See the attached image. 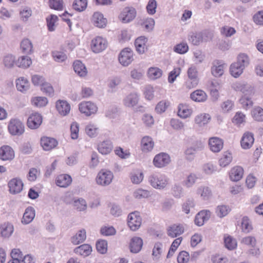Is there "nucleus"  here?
Listing matches in <instances>:
<instances>
[{"label": "nucleus", "instance_id": "obj_42", "mask_svg": "<svg viewBox=\"0 0 263 263\" xmlns=\"http://www.w3.org/2000/svg\"><path fill=\"white\" fill-rule=\"evenodd\" d=\"M46 23L48 30L52 32L55 30V23L58 21V17L54 14H50L46 17Z\"/></svg>", "mask_w": 263, "mask_h": 263}, {"label": "nucleus", "instance_id": "obj_36", "mask_svg": "<svg viewBox=\"0 0 263 263\" xmlns=\"http://www.w3.org/2000/svg\"><path fill=\"white\" fill-rule=\"evenodd\" d=\"M245 68L241 66L239 64L236 62L232 63L230 67V72L232 76L237 78L239 77L243 72Z\"/></svg>", "mask_w": 263, "mask_h": 263}, {"label": "nucleus", "instance_id": "obj_26", "mask_svg": "<svg viewBox=\"0 0 263 263\" xmlns=\"http://www.w3.org/2000/svg\"><path fill=\"white\" fill-rule=\"evenodd\" d=\"M113 145L110 140H106L98 145V150L102 155H107L112 150Z\"/></svg>", "mask_w": 263, "mask_h": 263}, {"label": "nucleus", "instance_id": "obj_47", "mask_svg": "<svg viewBox=\"0 0 263 263\" xmlns=\"http://www.w3.org/2000/svg\"><path fill=\"white\" fill-rule=\"evenodd\" d=\"M73 205L78 211L80 212L85 211L87 208L86 201L82 198L74 199Z\"/></svg>", "mask_w": 263, "mask_h": 263}, {"label": "nucleus", "instance_id": "obj_51", "mask_svg": "<svg viewBox=\"0 0 263 263\" xmlns=\"http://www.w3.org/2000/svg\"><path fill=\"white\" fill-rule=\"evenodd\" d=\"M252 116L254 120L263 121V108L259 106L255 107L252 111Z\"/></svg>", "mask_w": 263, "mask_h": 263}, {"label": "nucleus", "instance_id": "obj_21", "mask_svg": "<svg viewBox=\"0 0 263 263\" xmlns=\"http://www.w3.org/2000/svg\"><path fill=\"white\" fill-rule=\"evenodd\" d=\"M71 177L66 174L59 175L55 179L57 185L64 188L68 186L71 183Z\"/></svg>", "mask_w": 263, "mask_h": 263}, {"label": "nucleus", "instance_id": "obj_20", "mask_svg": "<svg viewBox=\"0 0 263 263\" xmlns=\"http://www.w3.org/2000/svg\"><path fill=\"white\" fill-rule=\"evenodd\" d=\"M91 21L96 27L100 28H104L107 23L106 18H104L103 14L99 12L93 13Z\"/></svg>", "mask_w": 263, "mask_h": 263}, {"label": "nucleus", "instance_id": "obj_6", "mask_svg": "<svg viewBox=\"0 0 263 263\" xmlns=\"http://www.w3.org/2000/svg\"><path fill=\"white\" fill-rule=\"evenodd\" d=\"M136 16V9L133 7H127L123 9L119 18L122 23H127L133 21Z\"/></svg>", "mask_w": 263, "mask_h": 263}, {"label": "nucleus", "instance_id": "obj_64", "mask_svg": "<svg viewBox=\"0 0 263 263\" xmlns=\"http://www.w3.org/2000/svg\"><path fill=\"white\" fill-rule=\"evenodd\" d=\"M100 233L105 236H112L116 234V230L112 226H104L101 228Z\"/></svg>", "mask_w": 263, "mask_h": 263}, {"label": "nucleus", "instance_id": "obj_2", "mask_svg": "<svg viewBox=\"0 0 263 263\" xmlns=\"http://www.w3.org/2000/svg\"><path fill=\"white\" fill-rule=\"evenodd\" d=\"M141 222L142 218L139 212L136 211L128 215L127 224L131 230L133 231L137 230L141 226Z\"/></svg>", "mask_w": 263, "mask_h": 263}, {"label": "nucleus", "instance_id": "obj_45", "mask_svg": "<svg viewBox=\"0 0 263 263\" xmlns=\"http://www.w3.org/2000/svg\"><path fill=\"white\" fill-rule=\"evenodd\" d=\"M162 71L158 67H151L147 71L148 78L152 80H156L161 77Z\"/></svg>", "mask_w": 263, "mask_h": 263}, {"label": "nucleus", "instance_id": "obj_23", "mask_svg": "<svg viewBox=\"0 0 263 263\" xmlns=\"http://www.w3.org/2000/svg\"><path fill=\"white\" fill-rule=\"evenodd\" d=\"M139 96L136 92H131L123 99L124 105L128 107L135 106L139 101Z\"/></svg>", "mask_w": 263, "mask_h": 263}, {"label": "nucleus", "instance_id": "obj_52", "mask_svg": "<svg viewBox=\"0 0 263 263\" xmlns=\"http://www.w3.org/2000/svg\"><path fill=\"white\" fill-rule=\"evenodd\" d=\"M232 160V154L228 152H226L219 160V165L222 167H226L231 163Z\"/></svg>", "mask_w": 263, "mask_h": 263}, {"label": "nucleus", "instance_id": "obj_59", "mask_svg": "<svg viewBox=\"0 0 263 263\" xmlns=\"http://www.w3.org/2000/svg\"><path fill=\"white\" fill-rule=\"evenodd\" d=\"M49 7L53 10L61 11L63 9V0H49Z\"/></svg>", "mask_w": 263, "mask_h": 263}, {"label": "nucleus", "instance_id": "obj_61", "mask_svg": "<svg viewBox=\"0 0 263 263\" xmlns=\"http://www.w3.org/2000/svg\"><path fill=\"white\" fill-rule=\"evenodd\" d=\"M237 63L239 64L241 66L245 68L249 64L248 56L245 53H240L237 57Z\"/></svg>", "mask_w": 263, "mask_h": 263}, {"label": "nucleus", "instance_id": "obj_48", "mask_svg": "<svg viewBox=\"0 0 263 263\" xmlns=\"http://www.w3.org/2000/svg\"><path fill=\"white\" fill-rule=\"evenodd\" d=\"M230 210L229 206L222 204L217 206L215 212L218 217L223 218L228 214Z\"/></svg>", "mask_w": 263, "mask_h": 263}, {"label": "nucleus", "instance_id": "obj_7", "mask_svg": "<svg viewBox=\"0 0 263 263\" xmlns=\"http://www.w3.org/2000/svg\"><path fill=\"white\" fill-rule=\"evenodd\" d=\"M43 121L42 115L37 112L31 114L28 118L27 124L28 127L32 129L38 128Z\"/></svg>", "mask_w": 263, "mask_h": 263}, {"label": "nucleus", "instance_id": "obj_54", "mask_svg": "<svg viewBox=\"0 0 263 263\" xmlns=\"http://www.w3.org/2000/svg\"><path fill=\"white\" fill-rule=\"evenodd\" d=\"M173 50L176 53L183 54L189 51V46L186 43L181 42L176 45L174 47Z\"/></svg>", "mask_w": 263, "mask_h": 263}, {"label": "nucleus", "instance_id": "obj_43", "mask_svg": "<svg viewBox=\"0 0 263 263\" xmlns=\"http://www.w3.org/2000/svg\"><path fill=\"white\" fill-rule=\"evenodd\" d=\"M211 120V117L209 114H203L197 116L195 119V121L199 126H202L206 124Z\"/></svg>", "mask_w": 263, "mask_h": 263}, {"label": "nucleus", "instance_id": "obj_5", "mask_svg": "<svg viewBox=\"0 0 263 263\" xmlns=\"http://www.w3.org/2000/svg\"><path fill=\"white\" fill-rule=\"evenodd\" d=\"M120 63L123 66H126L133 61V52L129 48H125L120 53L118 56Z\"/></svg>", "mask_w": 263, "mask_h": 263}, {"label": "nucleus", "instance_id": "obj_4", "mask_svg": "<svg viewBox=\"0 0 263 263\" xmlns=\"http://www.w3.org/2000/svg\"><path fill=\"white\" fill-rule=\"evenodd\" d=\"M112 173L108 170H101L98 174L96 181L98 184L107 185L109 184L113 179Z\"/></svg>", "mask_w": 263, "mask_h": 263}, {"label": "nucleus", "instance_id": "obj_44", "mask_svg": "<svg viewBox=\"0 0 263 263\" xmlns=\"http://www.w3.org/2000/svg\"><path fill=\"white\" fill-rule=\"evenodd\" d=\"M17 263H34V261L29 254L24 256L22 251L17 249Z\"/></svg>", "mask_w": 263, "mask_h": 263}, {"label": "nucleus", "instance_id": "obj_15", "mask_svg": "<svg viewBox=\"0 0 263 263\" xmlns=\"http://www.w3.org/2000/svg\"><path fill=\"white\" fill-rule=\"evenodd\" d=\"M207 37L205 32H192L189 35V41L194 45H199Z\"/></svg>", "mask_w": 263, "mask_h": 263}, {"label": "nucleus", "instance_id": "obj_33", "mask_svg": "<svg viewBox=\"0 0 263 263\" xmlns=\"http://www.w3.org/2000/svg\"><path fill=\"white\" fill-rule=\"evenodd\" d=\"M86 238V232L85 229H82L74 236L71 237V242L74 245H77L83 242Z\"/></svg>", "mask_w": 263, "mask_h": 263}, {"label": "nucleus", "instance_id": "obj_17", "mask_svg": "<svg viewBox=\"0 0 263 263\" xmlns=\"http://www.w3.org/2000/svg\"><path fill=\"white\" fill-rule=\"evenodd\" d=\"M254 142L253 134L251 132H246L242 136L240 144L242 148L245 149H249Z\"/></svg>", "mask_w": 263, "mask_h": 263}, {"label": "nucleus", "instance_id": "obj_12", "mask_svg": "<svg viewBox=\"0 0 263 263\" xmlns=\"http://www.w3.org/2000/svg\"><path fill=\"white\" fill-rule=\"evenodd\" d=\"M40 144L44 151H50L55 148L58 144V141L53 138L48 137H42Z\"/></svg>", "mask_w": 263, "mask_h": 263}, {"label": "nucleus", "instance_id": "obj_25", "mask_svg": "<svg viewBox=\"0 0 263 263\" xmlns=\"http://www.w3.org/2000/svg\"><path fill=\"white\" fill-rule=\"evenodd\" d=\"M143 244V240L140 237H133L129 245L130 252L134 253H138L141 250Z\"/></svg>", "mask_w": 263, "mask_h": 263}, {"label": "nucleus", "instance_id": "obj_37", "mask_svg": "<svg viewBox=\"0 0 263 263\" xmlns=\"http://www.w3.org/2000/svg\"><path fill=\"white\" fill-rule=\"evenodd\" d=\"M192 110L189 108L187 105L180 104L178 107V115L183 119L189 117L192 114Z\"/></svg>", "mask_w": 263, "mask_h": 263}, {"label": "nucleus", "instance_id": "obj_35", "mask_svg": "<svg viewBox=\"0 0 263 263\" xmlns=\"http://www.w3.org/2000/svg\"><path fill=\"white\" fill-rule=\"evenodd\" d=\"M14 230L13 226L9 223H4L0 225V234L3 237H9Z\"/></svg>", "mask_w": 263, "mask_h": 263}, {"label": "nucleus", "instance_id": "obj_13", "mask_svg": "<svg viewBox=\"0 0 263 263\" xmlns=\"http://www.w3.org/2000/svg\"><path fill=\"white\" fill-rule=\"evenodd\" d=\"M224 63L222 61L216 60L212 62L211 67L212 74L215 77H220L224 72Z\"/></svg>", "mask_w": 263, "mask_h": 263}, {"label": "nucleus", "instance_id": "obj_9", "mask_svg": "<svg viewBox=\"0 0 263 263\" xmlns=\"http://www.w3.org/2000/svg\"><path fill=\"white\" fill-rule=\"evenodd\" d=\"M90 46L93 52L99 53L105 49L107 47V42L103 37L97 36L91 40Z\"/></svg>", "mask_w": 263, "mask_h": 263}, {"label": "nucleus", "instance_id": "obj_18", "mask_svg": "<svg viewBox=\"0 0 263 263\" xmlns=\"http://www.w3.org/2000/svg\"><path fill=\"white\" fill-rule=\"evenodd\" d=\"M154 146V142L153 139L147 136L143 137L141 140V149L143 153L151 152Z\"/></svg>", "mask_w": 263, "mask_h": 263}, {"label": "nucleus", "instance_id": "obj_30", "mask_svg": "<svg viewBox=\"0 0 263 263\" xmlns=\"http://www.w3.org/2000/svg\"><path fill=\"white\" fill-rule=\"evenodd\" d=\"M73 252L77 254L86 257L89 256L92 252V247L88 244H83L76 247Z\"/></svg>", "mask_w": 263, "mask_h": 263}, {"label": "nucleus", "instance_id": "obj_55", "mask_svg": "<svg viewBox=\"0 0 263 263\" xmlns=\"http://www.w3.org/2000/svg\"><path fill=\"white\" fill-rule=\"evenodd\" d=\"M31 15L32 10L28 7H24L20 10V17L23 22H27Z\"/></svg>", "mask_w": 263, "mask_h": 263}, {"label": "nucleus", "instance_id": "obj_62", "mask_svg": "<svg viewBox=\"0 0 263 263\" xmlns=\"http://www.w3.org/2000/svg\"><path fill=\"white\" fill-rule=\"evenodd\" d=\"M79 132V125L76 122H73L70 125V135L72 139L76 140L78 138Z\"/></svg>", "mask_w": 263, "mask_h": 263}, {"label": "nucleus", "instance_id": "obj_8", "mask_svg": "<svg viewBox=\"0 0 263 263\" xmlns=\"http://www.w3.org/2000/svg\"><path fill=\"white\" fill-rule=\"evenodd\" d=\"M171 161L170 156L165 153H160L157 154L154 158L153 164L157 168L165 167Z\"/></svg>", "mask_w": 263, "mask_h": 263}, {"label": "nucleus", "instance_id": "obj_49", "mask_svg": "<svg viewBox=\"0 0 263 263\" xmlns=\"http://www.w3.org/2000/svg\"><path fill=\"white\" fill-rule=\"evenodd\" d=\"M182 237H178L175 239L172 242L171 245V247L169 249L168 252L167 253L166 257L169 258L171 257L174 254L175 252L181 243L182 241Z\"/></svg>", "mask_w": 263, "mask_h": 263}, {"label": "nucleus", "instance_id": "obj_11", "mask_svg": "<svg viewBox=\"0 0 263 263\" xmlns=\"http://www.w3.org/2000/svg\"><path fill=\"white\" fill-rule=\"evenodd\" d=\"M14 150L8 145H3L0 147V159L3 161H10L14 159Z\"/></svg>", "mask_w": 263, "mask_h": 263}, {"label": "nucleus", "instance_id": "obj_58", "mask_svg": "<svg viewBox=\"0 0 263 263\" xmlns=\"http://www.w3.org/2000/svg\"><path fill=\"white\" fill-rule=\"evenodd\" d=\"M157 2L156 0H149L146 6V10L149 15H154L156 12Z\"/></svg>", "mask_w": 263, "mask_h": 263}, {"label": "nucleus", "instance_id": "obj_32", "mask_svg": "<svg viewBox=\"0 0 263 263\" xmlns=\"http://www.w3.org/2000/svg\"><path fill=\"white\" fill-rule=\"evenodd\" d=\"M147 39L144 36H140L137 37L135 41V46L136 51L139 54H143L145 52L146 43Z\"/></svg>", "mask_w": 263, "mask_h": 263}, {"label": "nucleus", "instance_id": "obj_57", "mask_svg": "<svg viewBox=\"0 0 263 263\" xmlns=\"http://www.w3.org/2000/svg\"><path fill=\"white\" fill-rule=\"evenodd\" d=\"M41 89L44 93L49 97H52L54 95V89L52 86L46 81L41 86Z\"/></svg>", "mask_w": 263, "mask_h": 263}, {"label": "nucleus", "instance_id": "obj_50", "mask_svg": "<svg viewBox=\"0 0 263 263\" xmlns=\"http://www.w3.org/2000/svg\"><path fill=\"white\" fill-rule=\"evenodd\" d=\"M96 247L99 253L104 254L107 251V241L104 239L98 240L96 243Z\"/></svg>", "mask_w": 263, "mask_h": 263}, {"label": "nucleus", "instance_id": "obj_63", "mask_svg": "<svg viewBox=\"0 0 263 263\" xmlns=\"http://www.w3.org/2000/svg\"><path fill=\"white\" fill-rule=\"evenodd\" d=\"M98 128L91 124H89L85 127V133L90 137H95L98 134Z\"/></svg>", "mask_w": 263, "mask_h": 263}, {"label": "nucleus", "instance_id": "obj_46", "mask_svg": "<svg viewBox=\"0 0 263 263\" xmlns=\"http://www.w3.org/2000/svg\"><path fill=\"white\" fill-rule=\"evenodd\" d=\"M31 64V59L28 56L23 55L17 59V67L27 68Z\"/></svg>", "mask_w": 263, "mask_h": 263}, {"label": "nucleus", "instance_id": "obj_29", "mask_svg": "<svg viewBox=\"0 0 263 263\" xmlns=\"http://www.w3.org/2000/svg\"><path fill=\"white\" fill-rule=\"evenodd\" d=\"M253 94L252 89H250L249 92L245 93L239 100V103L241 104L242 107L247 109L252 107L253 102L251 100V96Z\"/></svg>", "mask_w": 263, "mask_h": 263}, {"label": "nucleus", "instance_id": "obj_10", "mask_svg": "<svg viewBox=\"0 0 263 263\" xmlns=\"http://www.w3.org/2000/svg\"><path fill=\"white\" fill-rule=\"evenodd\" d=\"M187 76L189 81L188 86L191 87H196L198 83V71L195 66H191L187 70Z\"/></svg>", "mask_w": 263, "mask_h": 263}, {"label": "nucleus", "instance_id": "obj_38", "mask_svg": "<svg viewBox=\"0 0 263 263\" xmlns=\"http://www.w3.org/2000/svg\"><path fill=\"white\" fill-rule=\"evenodd\" d=\"M197 193L200 195L204 200H208L212 196L210 189L205 186H200L197 189Z\"/></svg>", "mask_w": 263, "mask_h": 263}, {"label": "nucleus", "instance_id": "obj_22", "mask_svg": "<svg viewBox=\"0 0 263 263\" xmlns=\"http://www.w3.org/2000/svg\"><path fill=\"white\" fill-rule=\"evenodd\" d=\"M167 231V235L170 237L175 238L183 233L184 228L182 224H174L168 227Z\"/></svg>", "mask_w": 263, "mask_h": 263}, {"label": "nucleus", "instance_id": "obj_3", "mask_svg": "<svg viewBox=\"0 0 263 263\" xmlns=\"http://www.w3.org/2000/svg\"><path fill=\"white\" fill-rule=\"evenodd\" d=\"M79 109L80 111L86 116H90L96 113L98 107L96 105L90 102H83L79 104Z\"/></svg>", "mask_w": 263, "mask_h": 263}, {"label": "nucleus", "instance_id": "obj_14", "mask_svg": "<svg viewBox=\"0 0 263 263\" xmlns=\"http://www.w3.org/2000/svg\"><path fill=\"white\" fill-rule=\"evenodd\" d=\"M210 149L214 153L219 152L223 146V140L217 137H211L209 140Z\"/></svg>", "mask_w": 263, "mask_h": 263}, {"label": "nucleus", "instance_id": "obj_24", "mask_svg": "<svg viewBox=\"0 0 263 263\" xmlns=\"http://www.w3.org/2000/svg\"><path fill=\"white\" fill-rule=\"evenodd\" d=\"M243 172V169L241 166L234 167L231 170L229 173L230 180L234 182L239 181L242 178Z\"/></svg>", "mask_w": 263, "mask_h": 263}, {"label": "nucleus", "instance_id": "obj_39", "mask_svg": "<svg viewBox=\"0 0 263 263\" xmlns=\"http://www.w3.org/2000/svg\"><path fill=\"white\" fill-rule=\"evenodd\" d=\"M32 105L36 107H43L48 104V100L44 97H35L32 98L31 100Z\"/></svg>", "mask_w": 263, "mask_h": 263}, {"label": "nucleus", "instance_id": "obj_16", "mask_svg": "<svg viewBox=\"0 0 263 263\" xmlns=\"http://www.w3.org/2000/svg\"><path fill=\"white\" fill-rule=\"evenodd\" d=\"M55 107L59 114L65 116L70 110V104L65 100H58L55 103Z\"/></svg>", "mask_w": 263, "mask_h": 263}, {"label": "nucleus", "instance_id": "obj_53", "mask_svg": "<svg viewBox=\"0 0 263 263\" xmlns=\"http://www.w3.org/2000/svg\"><path fill=\"white\" fill-rule=\"evenodd\" d=\"M224 243L226 248L229 250H233L237 247V242L232 236L224 237Z\"/></svg>", "mask_w": 263, "mask_h": 263}, {"label": "nucleus", "instance_id": "obj_27", "mask_svg": "<svg viewBox=\"0 0 263 263\" xmlns=\"http://www.w3.org/2000/svg\"><path fill=\"white\" fill-rule=\"evenodd\" d=\"M21 52L26 55L31 54L33 52V45L31 41L27 39H24L20 43Z\"/></svg>", "mask_w": 263, "mask_h": 263}, {"label": "nucleus", "instance_id": "obj_60", "mask_svg": "<svg viewBox=\"0 0 263 263\" xmlns=\"http://www.w3.org/2000/svg\"><path fill=\"white\" fill-rule=\"evenodd\" d=\"M134 196L138 199L146 198L150 196V192L146 190L138 189L134 192Z\"/></svg>", "mask_w": 263, "mask_h": 263}, {"label": "nucleus", "instance_id": "obj_34", "mask_svg": "<svg viewBox=\"0 0 263 263\" xmlns=\"http://www.w3.org/2000/svg\"><path fill=\"white\" fill-rule=\"evenodd\" d=\"M190 98L195 102H203L206 101L207 95L204 91L198 89L191 93Z\"/></svg>", "mask_w": 263, "mask_h": 263}, {"label": "nucleus", "instance_id": "obj_1", "mask_svg": "<svg viewBox=\"0 0 263 263\" xmlns=\"http://www.w3.org/2000/svg\"><path fill=\"white\" fill-rule=\"evenodd\" d=\"M168 178L164 174L159 173L153 174L148 177L150 184L156 189H163L167 185Z\"/></svg>", "mask_w": 263, "mask_h": 263}, {"label": "nucleus", "instance_id": "obj_41", "mask_svg": "<svg viewBox=\"0 0 263 263\" xmlns=\"http://www.w3.org/2000/svg\"><path fill=\"white\" fill-rule=\"evenodd\" d=\"M87 6V0H74L72 4V8L78 11H84Z\"/></svg>", "mask_w": 263, "mask_h": 263}, {"label": "nucleus", "instance_id": "obj_31", "mask_svg": "<svg viewBox=\"0 0 263 263\" xmlns=\"http://www.w3.org/2000/svg\"><path fill=\"white\" fill-rule=\"evenodd\" d=\"M35 217V210L32 206H28L23 214L22 222L23 224H28L31 222Z\"/></svg>", "mask_w": 263, "mask_h": 263}, {"label": "nucleus", "instance_id": "obj_19", "mask_svg": "<svg viewBox=\"0 0 263 263\" xmlns=\"http://www.w3.org/2000/svg\"><path fill=\"white\" fill-rule=\"evenodd\" d=\"M203 148V144L201 142L197 141L196 143L188 147L185 151L186 159L189 161H192L196 153L198 151H201Z\"/></svg>", "mask_w": 263, "mask_h": 263}, {"label": "nucleus", "instance_id": "obj_40", "mask_svg": "<svg viewBox=\"0 0 263 263\" xmlns=\"http://www.w3.org/2000/svg\"><path fill=\"white\" fill-rule=\"evenodd\" d=\"M29 87V83L26 78L20 77L17 78V91L22 92L26 91Z\"/></svg>", "mask_w": 263, "mask_h": 263}, {"label": "nucleus", "instance_id": "obj_28", "mask_svg": "<svg viewBox=\"0 0 263 263\" xmlns=\"http://www.w3.org/2000/svg\"><path fill=\"white\" fill-rule=\"evenodd\" d=\"M73 68L74 72L80 77L86 76L87 71L85 65L80 60H76L73 63Z\"/></svg>", "mask_w": 263, "mask_h": 263}, {"label": "nucleus", "instance_id": "obj_56", "mask_svg": "<svg viewBox=\"0 0 263 263\" xmlns=\"http://www.w3.org/2000/svg\"><path fill=\"white\" fill-rule=\"evenodd\" d=\"M53 60L57 62H63L67 59V55L62 51H53L51 52Z\"/></svg>", "mask_w": 263, "mask_h": 263}]
</instances>
